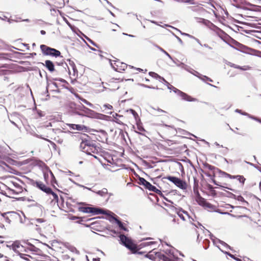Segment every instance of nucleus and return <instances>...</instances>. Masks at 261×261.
<instances>
[{
  "label": "nucleus",
  "instance_id": "obj_1",
  "mask_svg": "<svg viewBox=\"0 0 261 261\" xmlns=\"http://www.w3.org/2000/svg\"><path fill=\"white\" fill-rule=\"evenodd\" d=\"M216 33L226 43L238 51L249 55H253L254 53L256 51V50L251 48L235 40L227 35L224 31H223V33L216 31Z\"/></svg>",
  "mask_w": 261,
  "mask_h": 261
},
{
  "label": "nucleus",
  "instance_id": "obj_2",
  "mask_svg": "<svg viewBox=\"0 0 261 261\" xmlns=\"http://www.w3.org/2000/svg\"><path fill=\"white\" fill-rule=\"evenodd\" d=\"M75 109L76 110L81 111L86 113L87 117L104 120H110L111 117H109V116L97 113L86 107L83 104L77 106Z\"/></svg>",
  "mask_w": 261,
  "mask_h": 261
},
{
  "label": "nucleus",
  "instance_id": "obj_3",
  "mask_svg": "<svg viewBox=\"0 0 261 261\" xmlns=\"http://www.w3.org/2000/svg\"><path fill=\"white\" fill-rule=\"evenodd\" d=\"M78 204L81 205L78 207L80 212L91 214L92 215H99L102 213L100 207L92 206L84 202H79Z\"/></svg>",
  "mask_w": 261,
  "mask_h": 261
},
{
  "label": "nucleus",
  "instance_id": "obj_4",
  "mask_svg": "<svg viewBox=\"0 0 261 261\" xmlns=\"http://www.w3.org/2000/svg\"><path fill=\"white\" fill-rule=\"evenodd\" d=\"M167 88L168 89L172 90L175 93H176L178 96H179L181 99L183 100L192 102V101H197L198 99L196 98H194L191 96L188 95L186 93H185L180 90L177 89L174 87L171 84H169L167 85Z\"/></svg>",
  "mask_w": 261,
  "mask_h": 261
},
{
  "label": "nucleus",
  "instance_id": "obj_5",
  "mask_svg": "<svg viewBox=\"0 0 261 261\" xmlns=\"http://www.w3.org/2000/svg\"><path fill=\"white\" fill-rule=\"evenodd\" d=\"M40 48L42 54L44 56H49L55 58L61 57V52L54 48L48 46L45 44L40 45Z\"/></svg>",
  "mask_w": 261,
  "mask_h": 261
},
{
  "label": "nucleus",
  "instance_id": "obj_6",
  "mask_svg": "<svg viewBox=\"0 0 261 261\" xmlns=\"http://www.w3.org/2000/svg\"><path fill=\"white\" fill-rule=\"evenodd\" d=\"M167 179L169 180L174 184L177 187L181 190H186L187 188V184L186 181L179 177L172 175H168L164 177L162 179Z\"/></svg>",
  "mask_w": 261,
  "mask_h": 261
},
{
  "label": "nucleus",
  "instance_id": "obj_7",
  "mask_svg": "<svg viewBox=\"0 0 261 261\" xmlns=\"http://www.w3.org/2000/svg\"><path fill=\"white\" fill-rule=\"evenodd\" d=\"M80 139L82 140L80 146L81 150L85 149L87 147L90 146H93V144H96L95 139L99 140L96 137H95V138H92L86 134H83V136Z\"/></svg>",
  "mask_w": 261,
  "mask_h": 261
},
{
  "label": "nucleus",
  "instance_id": "obj_8",
  "mask_svg": "<svg viewBox=\"0 0 261 261\" xmlns=\"http://www.w3.org/2000/svg\"><path fill=\"white\" fill-rule=\"evenodd\" d=\"M27 183L33 187H36L42 192L46 193L50 187L46 186L43 182L41 181L34 180V179L27 177Z\"/></svg>",
  "mask_w": 261,
  "mask_h": 261
},
{
  "label": "nucleus",
  "instance_id": "obj_9",
  "mask_svg": "<svg viewBox=\"0 0 261 261\" xmlns=\"http://www.w3.org/2000/svg\"><path fill=\"white\" fill-rule=\"evenodd\" d=\"M120 243L127 248L130 251H134L136 249V246L134 244L132 240L125 236L124 234H120L119 236Z\"/></svg>",
  "mask_w": 261,
  "mask_h": 261
},
{
  "label": "nucleus",
  "instance_id": "obj_10",
  "mask_svg": "<svg viewBox=\"0 0 261 261\" xmlns=\"http://www.w3.org/2000/svg\"><path fill=\"white\" fill-rule=\"evenodd\" d=\"M109 62L111 67L114 69V70L117 72L124 71L127 67V65L126 64L123 62H120L118 60H109Z\"/></svg>",
  "mask_w": 261,
  "mask_h": 261
},
{
  "label": "nucleus",
  "instance_id": "obj_11",
  "mask_svg": "<svg viewBox=\"0 0 261 261\" xmlns=\"http://www.w3.org/2000/svg\"><path fill=\"white\" fill-rule=\"evenodd\" d=\"M196 194L195 200L199 205L209 208H213L214 205L207 202L205 198H203L198 191H197V193Z\"/></svg>",
  "mask_w": 261,
  "mask_h": 261
},
{
  "label": "nucleus",
  "instance_id": "obj_12",
  "mask_svg": "<svg viewBox=\"0 0 261 261\" xmlns=\"http://www.w3.org/2000/svg\"><path fill=\"white\" fill-rule=\"evenodd\" d=\"M101 212L102 213H100V214L106 215L107 216V219L111 222L114 221L116 223V220L119 219V217L117 216L109 210L101 208Z\"/></svg>",
  "mask_w": 261,
  "mask_h": 261
},
{
  "label": "nucleus",
  "instance_id": "obj_13",
  "mask_svg": "<svg viewBox=\"0 0 261 261\" xmlns=\"http://www.w3.org/2000/svg\"><path fill=\"white\" fill-rule=\"evenodd\" d=\"M99 149V147L97 146L96 144H94L93 146H90L89 147H87L85 149H81V150L88 155H92V153L97 154L98 152Z\"/></svg>",
  "mask_w": 261,
  "mask_h": 261
},
{
  "label": "nucleus",
  "instance_id": "obj_14",
  "mask_svg": "<svg viewBox=\"0 0 261 261\" xmlns=\"http://www.w3.org/2000/svg\"><path fill=\"white\" fill-rule=\"evenodd\" d=\"M67 125L70 127V129H75L77 130H83L86 132H89L88 130L89 128L84 125L75 124L68 123Z\"/></svg>",
  "mask_w": 261,
  "mask_h": 261
},
{
  "label": "nucleus",
  "instance_id": "obj_15",
  "mask_svg": "<svg viewBox=\"0 0 261 261\" xmlns=\"http://www.w3.org/2000/svg\"><path fill=\"white\" fill-rule=\"evenodd\" d=\"M38 64H41L43 66L45 67L46 69L51 73L55 71V64L51 60H46L45 61L44 63L40 62L38 63Z\"/></svg>",
  "mask_w": 261,
  "mask_h": 261
},
{
  "label": "nucleus",
  "instance_id": "obj_16",
  "mask_svg": "<svg viewBox=\"0 0 261 261\" xmlns=\"http://www.w3.org/2000/svg\"><path fill=\"white\" fill-rule=\"evenodd\" d=\"M167 258L169 259L168 261H183V260L174 254L173 252L171 249H167L165 251Z\"/></svg>",
  "mask_w": 261,
  "mask_h": 261
},
{
  "label": "nucleus",
  "instance_id": "obj_17",
  "mask_svg": "<svg viewBox=\"0 0 261 261\" xmlns=\"http://www.w3.org/2000/svg\"><path fill=\"white\" fill-rule=\"evenodd\" d=\"M107 113L110 115H112V117L114 118L113 120H111V117H111L110 121H112L122 125H125V124L123 123L121 121H120L118 118H123V116L122 115H119L118 114L116 113H114L113 112H107Z\"/></svg>",
  "mask_w": 261,
  "mask_h": 261
},
{
  "label": "nucleus",
  "instance_id": "obj_18",
  "mask_svg": "<svg viewBox=\"0 0 261 261\" xmlns=\"http://www.w3.org/2000/svg\"><path fill=\"white\" fill-rule=\"evenodd\" d=\"M136 124L137 125V128L139 132L135 130V133H136L140 135L146 136L145 134L144 133L147 132L144 128V127L143 126V124L141 122V119H140L139 121V120L136 121Z\"/></svg>",
  "mask_w": 261,
  "mask_h": 261
},
{
  "label": "nucleus",
  "instance_id": "obj_19",
  "mask_svg": "<svg viewBox=\"0 0 261 261\" xmlns=\"http://www.w3.org/2000/svg\"><path fill=\"white\" fill-rule=\"evenodd\" d=\"M18 18L20 19V17H18L16 16H14L13 17L12 16H10L9 18L5 15L0 16L1 20L7 21L9 24L12 23L13 22H18L19 20L17 19Z\"/></svg>",
  "mask_w": 261,
  "mask_h": 261
},
{
  "label": "nucleus",
  "instance_id": "obj_20",
  "mask_svg": "<svg viewBox=\"0 0 261 261\" xmlns=\"http://www.w3.org/2000/svg\"><path fill=\"white\" fill-rule=\"evenodd\" d=\"M216 176V172H213V175H211V176L210 177V178H211V180L212 181V182L216 186H219L221 188H222V189L223 190H224V188H226V189H227L230 191H232L234 192H237V191L234 190V189H233L232 188H228V187H224V186H223L222 185H220V184L219 182H217L215 179V177Z\"/></svg>",
  "mask_w": 261,
  "mask_h": 261
},
{
  "label": "nucleus",
  "instance_id": "obj_21",
  "mask_svg": "<svg viewBox=\"0 0 261 261\" xmlns=\"http://www.w3.org/2000/svg\"><path fill=\"white\" fill-rule=\"evenodd\" d=\"M147 190H149V191L153 192L155 193L158 194L159 196L162 197H164V195L163 194L161 191L158 188H156L154 186H153L150 183L148 185L147 188H146Z\"/></svg>",
  "mask_w": 261,
  "mask_h": 261
},
{
  "label": "nucleus",
  "instance_id": "obj_22",
  "mask_svg": "<svg viewBox=\"0 0 261 261\" xmlns=\"http://www.w3.org/2000/svg\"><path fill=\"white\" fill-rule=\"evenodd\" d=\"M247 5H249V6H252V7H254L255 8L253 10H252V9H248V8L246 7H238V6H236L237 8H242L244 10H253L254 11H255V12H261V6H257V5H252L249 3H247Z\"/></svg>",
  "mask_w": 261,
  "mask_h": 261
},
{
  "label": "nucleus",
  "instance_id": "obj_23",
  "mask_svg": "<svg viewBox=\"0 0 261 261\" xmlns=\"http://www.w3.org/2000/svg\"><path fill=\"white\" fill-rule=\"evenodd\" d=\"M155 253V256L158 257L160 259L162 260L163 261H168L169 260V259L167 258V256L165 254H163L160 252H153Z\"/></svg>",
  "mask_w": 261,
  "mask_h": 261
},
{
  "label": "nucleus",
  "instance_id": "obj_24",
  "mask_svg": "<svg viewBox=\"0 0 261 261\" xmlns=\"http://www.w3.org/2000/svg\"><path fill=\"white\" fill-rule=\"evenodd\" d=\"M116 223L117 224V225L118 226V227L120 230H123L125 231H128V229L126 227V224L124 223L121 222L119 220V219L118 220H116Z\"/></svg>",
  "mask_w": 261,
  "mask_h": 261
},
{
  "label": "nucleus",
  "instance_id": "obj_25",
  "mask_svg": "<svg viewBox=\"0 0 261 261\" xmlns=\"http://www.w3.org/2000/svg\"><path fill=\"white\" fill-rule=\"evenodd\" d=\"M154 46L156 47L158 49H159L165 55H166L170 60H171L174 63H176L175 60L171 56V55L167 53L165 50H164L163 48L160 47L159 45L157 44H154Z\"/></svg>",
  "mask_w": 261,
  "mask_h": 261
},
{
  "label": "nucleus",
  "instance_id": "obj_26",
  "mask_svg": "<svg viewBox=\"0 0 261 261\" xmlns=\"http://www.w3.org/2000/svg\"><path fill=\"white\" fill-rule=\"evenodd\" d=\"M138 184L140 185L143 186L146 189L148 185L149 184V182L147 181L144 178L138 176Z\"/></svg>",
  "mask_w": 261,
  "mask_h": 261
},
{
  "label": "nucleus",
  "instance_id": "obj_27",
  "mask_svg": "<svg viewBox=\"0 0 261 261\" xmlns=\"http://www.w3.org/2000/svg\"><path fill=\"white\" fill-rule=\"evenodd\" d=\"M220 250L223 252L224 254L229 256L230 257L233 258V259H234L236 261H242V259H241L240 258H238V257H237L235 256V255L231 254L230 252H227V251H223L222 250L219 246H216Z\"/></svg>",
  "mask_w": 261,
  "mask_h": 261
},
{
  "label": "nucleus",
  "instance_id": "obj_28",
  "mask_svg": "<svg viewBox=\"0 0 261 261\" xmlns=\"http://www.w3.org/2000/svg\"><path fill=\"white\" fill-rule=\"evenodd\" d=\"M46 194L47 195H51L55 201H56L57 202L59 201V197L57 194L55 193L50 188L49 189H48V191H47Z\"/></svg>",
  "mask_w": 261,
  "mask_h": 261
},
{
  "label": "nucleus",
  "instance_id": "obj_29",
  "mask_svg": "<svg viewBox=\"0 0 261 261\" xmlns=\"http://www.w3.org/2000/svg\"><path fill=\"white\" fill-rule=\"evenodd\" d=\"M92 192H94L101 197H103L105 195L108 194V190L107 188H103L101 190H98L97 191H92Z\"/></svg>",
  "mask_w": 261,
  "mask_h": 261
},
{
  "label": "nucleus",
  "instance_id": "obj_30",
  "mask_svg": "<svg viewBox=\"0 0 261 261\" xmlns=\"http://www.w3.org/2000/svg\"><path fill=\"white\" fill-rule=\"evenodd\" d=\"M203 165L205 168H207L209 170L213 171V172H217V169L218 168L212 166L206 162L203 163Z\"/></svg>",
  "mask_w": 261,
  "mask_h": 261
},
{
  "label": "nucleus",
  "instance_id": "obj_31",
  "mask_svg": "<svg viewBox=\"0 0 261 261\" xmlns=\"http://www.w3.org/2000/svg\"><path fill=\"white\" fill-rule=\"evenodd\" d=\"M49 172H50V174L51 175V185L53 186V187L56 189L59 192H61L59 190H58V189H57L55 187V184L57 185H58V182H57V180H56L54 174L53 173V172L49 170Z\"/></svg>",
  "mask_w": 261,
  "mask_h": 261
},
{
  "label": "nucleus",
  "instance_id": "obj_32",
  "mask_svg": "<svg viewBox=\"0 0 261 261\" xmlns=\"http://www.w3.org/2000/svg\"><path fill=\"white\" fill-rule=\"evenodd\" d=\"M175 60L176 63H174L177 66L180 67L186 70H188V66L186 64H185L184 63L180 62L178 59H174Z\"/></svg>",
  "mask_w": 261,
  "mask_h": 261
},
{
  "label": "nucleus",
  "instance_id": "obj_33",
  "mask_svg": "<svg viewBox=\"0 0 261 261\" xmlns=\"http://www.w3.org/2000/svg\"><path fill=\"white\" fill-rule=\"evenodd\" d=\"M20 243L19 241H15L12 243L11 247H12V249L16 253L19 252L18 250H17V248H19L20 247Z\"/></svg>",
  "mask_w": 261,
  "mask_h": 261
},
{
  "label": "nucleus",
  "instance_id": "obj_34",
  "mask_svg": "<svg viewBox=\"0 0 261 261\" xmlns=\"http://www.w3.org/2000/svg\"><path fill=\"white\" fill-rule=\"evenodd\" d=\"M34 136L38 138H40V139H43L44 140H46V141H48V142H49L51 143V144L53 145V147H56L57 145L56 144L53 142H51L50 141L49 139H46V138H44V137H43L41 135H39L38 134H37L36 133H32V134Z\"/></svg>",
  "mask_w": 261,
  "mask_h": 261
},
{
  "label": "nucleus",
  "instance_id": "obj_35",
  "mask_svg": "<svg viewBox=\"0 0 261 261\" xmlns=\"http://www.w3.org/2000/svg\"><path fill=\"white\" fill-rule=\"evenodd\" d=\"M127 112H129L133 115L136 121L140 120V118L138 113L134 109H129L127 110Z\"/></svg>",
  "mask_w": 261,
  "mask_h": 261
},
{
  "label": "nucleus",
  "instance_id": "obj_36",
  "mask_svg": "<svg viewBox=\"0 0 261 261\" xmlns=\"http://www.w3.org/2000/svg\"><path fill=\"white\" fill-rule=\"evenodd\" d=\"M198 183L199 180L195 177H194V186H193V190L195 194L197 193L198 188Z\"/></svg>",
  "mask_w": 261,
  "mask_h": 261
},
{
  "label": "nucleus",
  "instance_id": "obj_37",
  "mask_svg": "<svg viewBox=\"0 0 261 261\" xmlns=\"http://www.w3.org/2000/svg\"><path fill=\"white\" fill-rule=\"evenodd\" d=\"M27 244L29 246V250L34 252H37L40 251V249L37 248L35 245L32 243L28 242Z\"/></svg>",
  "mask_w": 261,
  "mask_h": 261
},
{
  "label": "nucleus",
  "instance_id": "obj_38",
  "mask_svg": "<svg viewBox=\"0 0 261 261\" xmlns=\"http://www.w3.org/2000/svg\"><path fill=\"white\" fill-rule=\"evenodd\" d=\"M209 28L215 32L216 31H218L219 32H221L223 33V31L222 30H221L220 28H219L213 23H212Z\"/></svg>",
  "mask_w": 261,
  "mask_h": 261
},
{
  "label": "nucleus",
  "instance_id": "obj_39",
  "mask_svg": "<svg viewBox=\"0 0 261 261\" xmlns=\"http://www.w3.org/2000/svg\"><path fill=\"white\" fill-rule=\"evenodd\" d=\"M206 186L207 189L211 192L212 195L213 196H215L217 195V193L216 191L214 190V187L212 185L208 184H207Z\"/></svg>",
  "mask_w": 261,
  "mask_h": 261
},
{
  "label": "nucleus",
  "instance_id": "obj_40",
  "mask_svg": "<svg viewBox=\"0 0 261 261\" xmlns=\"http://www.w3.org/2000/svg\"><path fill=\"white\" fill-rule=\"evenodd\" d=\"M235 199L242 202L243 203L245 204L247 206L249 205V203L246 200H245L243 197L241 195H236Z\"/></svg>",
  "mask_w": 261,
  "mask_h": 261
},
{
  "label": "nucleus",
  "instance_id": "obj_41",
  "mask_svg": "<svg viewBox=\"0 0 261 261\" xmlns=\"http://www.w3.org/2000/svg\"><path fill=\"white\" fill-rule=\"evenodd\" d=\"M218 242L220 244H221V245H222L223 246L225 247L226 248L229 249V250H230L231 251H233V248L232 247H231L230 246H229L228 244H227L226 243L224 242L223 241H222L220 239H218Z\"/></svg>",
  "mask_w": 261,
  "mask_h": 261
},
{
  "label": "nucleus",
  "instance_id": "obj_42",
  "mask_svg": "<svg viewBox=\"0 0 261 261\" xmlns=\"http://www.w3.org/2000/svg\"><path fill=\"white\" fill-rule=\"evenodd\" d=\"M155 244H156V242L151 241V242H143L140 244V246L141 247V248H142V247H144L146 246L153 245Z\"/></svg>",
  "mask_w": 261,
  "mask_h": 261
},
{
  "label": "nucleus",
  "instance_id": "obj_43",
  "mask_svg": "<svg viewBox=\"0 0 261 261\" xmlns=\"http://www.w3.org/2000/svg\"><path fill=\"white\" fill-rule=\"evenodd\" d=\"M17 254L20 256V258H21L25 260H29V259L27 257H25V256H29V257H31L32 258V257L31 255L27 254L21 253L19 252H18V253Z\"/></svg>",
  "mask_w": 261,
  "mask_h": 261
},
{
  "label": "nucleus",
  "instance_id": "obj_44",
  "mask_svg": "<svg viewBox=\"0 0 261 261\" xmlns=\"http://www.w3.org/2000/svg\"><path fill=\"white\" fill-rule=\"evenodd\" d=\"M238 178L237 179L242 185H244L246 178L243 175H237Z\"/></svg>",
  "mask_w": 261,
  "mask_h": 261
},
{
  "label": "nucleus",
  "instance_id": "obj_45",
  "mask_svg": "<svg viewBox=\"0 0 261 261\" xmlns=\"http://www.w3.org/2000/svg\"><path fill=\"white\" fill-rule=\"evenodd\" d=\"M230 66L232 67H233L236 69H241L242 70H246V68H245V66H241L240 65H236V64H234L233 63H231V64L230 65Z\"/></svg>",
  "mask_w": 261,
  "mask_h": 261
},
{
  "label": "nucleus",
  "instance_id": "obj_46",
  "mask_svg": "<svg viewBox=\"0 0 261 261\" xmlns=\"http://www.w3.org/2000/svg\"><path fill=\"white\" fill-rule=\"evenodd\" d=\"M217 172L219 173L220 176H224L226 177H228V175H229L228 173L220 170L219 168H218V169H217Z\"/></svg>",
  "mask_w": 261,
  "mask_h": 261
},
{
  "label": "nucleus",
  "instance_id": "obj_47",
  "mask_svg": "<svg viewBox=\"0 0 261 261\" xmlns=\"http://www.w3.org/2000/svg\"><path fill=\"white\" fill-rule=\"evenodd\" d=\"M203 244L204 249H207L209 247L210 241L208 239H204L203 241Z\"/></svg>",
  "mask_w": 261,
  "mask_h": 261
},
{
  "label": "nucleus",
  "instance_id": "obj_48",
  "mask_svg": "<svg viewBox=\"0 0 261 261\" xmlns=\"http://www.w3.org/2000/svg\"><path fill=\"white\" fill-rule=\"evenodd\" d=\"M226 192L227 193V195L225 196L226 197L235 199V198L236 197V195L235 194H234L232 193L229 192V191H226Z\"/></svg>",
  "mask_w": 261,
  "mask_h": 261
},
{
  "label": "nucleus",
  "instance_id": "obj_49",
  "mask_svg": "<svg viewBox=\"0 0 261 261\" xmlns=\"http://www.w3.org/2000/svg\"><path fill=\"white\" fill-rule=\"evenodd\" d=\"M145 257L152 260H154L155 258V253H154L153 254H146L145 255Z\"/></svg>",
  "mask_w": 261,
  "mask_h": 261
},
{
  "label": "nucleus",
  "instance_id": "obj_50",
  "mask_svg": "<svg viewBox=\"0 0 261 261\" xmlns=\"http://www.w3.org/2000/svg\"><path fill=\"white\" fill-rule=\"evenodd\" d=\"M149 75L151 76L152 77L157 80L158 77H159V75L158 73L153 72V71H150L149 72Z\"/></svg>",
  "mask_w": 261,
  "mask_h": 261
},
{
  "label": "nucleus",
  "instance_id": "obj_51",
  "mask_svg": "<svg viewBox=\"0 0 261 261\" xmlns=\"http://www.w3.org/2000/svg\"><path fill=\"white\" fill-rule=\"evenodd\" d=\"M192 70L193 71L194 73H192L193 75L195 76L198 77L199 79H201L203 75L199 73L198 71L194 70V69H192Z\"/></svg>",
  "mask_w": 261,
  "mask_h": 261
},
{
  "label": "nucleus",
  "instance_id": "obj_52",
  "mask_svg": "<svg viewBox=\"0 0 261 261\" xmlns=\"http://www.w3.org/2000/svg\"><path fill=\"white\" fill-rule=\"evenodd\" d=\"M208 232H209L210 233V239H211V240L212 241L214 245H215V243H216V240H217L218 241V238H216L212 233H211L209 230H207Z\"/></svg>",
  "mask_w": 261,
  "mask_h": 261
},
{
  "label": "nucleus",
  "instance_id": "obj_53",
  "mask_svg": "<svg viewBox=\"0 0 261 261\" xmlns=\"http://www.w3.org/2000/svg\"><path fill=\"white\" fill-rule=\"evenodd\" d=\"M31 206H35L36 207H37L38 208V209L40 210V212L41 213L42 212V210L44 208V207L41 205H40V204H38L37 203H36L35 204H32L31 205H30Z\"/></svg>",
  "mask_w": 261,
  "mask_h": 261
},
{
  "label": "nucleus",
  "instance_id": "obj_54",
  "mask_svg": "<svg viewBox=\"0 0 261 261\" xmlns=\"http://www.w3.org/2000/svg\"><path fill=\"white\" fill-rule=\"evenodd\" d=\"M202 22L206 26H207V27H210L211 24H212V22L210 21V20H207V19H202Z\"/></svg>",
  "mask_w": 261,
  "mask_h": 261
},
{
  "label": "nucleus",
  "instance_id": "obj_55",
  "mask_svg": "<svg viewBox=\"0 0 261 261\" xmlns=\"http://www.w3.org/2000/svg\"><path fill=\"white\" fill-rule=\"evenodd\" d=\"M81 100L82 101H83L84 103H85L87 105L89 106L90 107L93 108V105L92 103H91V102H89L86 99H84L83 98H82L81 99Z\"/></svg>",
  "mask_w": 261,
  "mask_h": 261
},
{
  "label": "nucleus",
  "instance_id": "obj_56",
  "mask_svg": "<svg viewBox=\"0 0 261 261\" xmlns=\"http://www.w3.org/2000/svg\"><path fill=\"white\" fill-rule=\"evenodd\" d=\"M69 249L72 252H75L76 254H79L80 253L79 251H78L76 248L73 246H70Z\"/></svg>",
  "mask_w": 261,
  "mask_h": 261
},
{
  "label": "nucleus",
  "instance_id": "obj_57",
  "mask_svg": "<svg viewBox=\"0 0 261 261\" xmlns=\"http://www.w3.org/2000/svg\"><path fill=\"white\" fill-rule=\"evenodd\" d=\"M12 184L15 188L19 189L22 191V187L19 184L16 182H12Z\"/></svg>",
  "mask_w": 261,
  "mask_h": 261
},
{
  "label": "nucleus",
  "instance_id": "obj_58",
  "mask_svg": "<svg viewBox=\"0 0 261 261\" xmlns=\"http://www.w3.org/2000/svg\"><path fill=\"white\" fill-rule=\"evenodd\" d=\"M249 118H250L251 119H253V120H255L256 121H257V122H258L261 123V119H260V118H258L257 117H255V116H254L253 115H251V116H249Z\"/></svg>",
  "mask_w": 261,
  "mask_h": 261
},
{
  "label": "nucleus",
  "instance_id": "obj_59",
  "mask_svg": "<svg viewBox=\"0 0 261 261\" xmlns=\"http://www.w3.org/2000/svg\"><path fill=\"white\" fill-rule=\"evenodd\" d=\"M7 190H9V191H11L12 194H15V195H18V194H19V193H21V191H20V192H17L15 190H14L9 187H7Z\"/></svg>",
  "mask_w": 261,
  "mask_h": 261
},
{
  "label": "nucleus",
  "instance_id": "obj_60",
  "mask_svg": "<svg viewBox=\"0 0 261 261\" xmlns=\"http://www.w3.org/2000/svg\"><path fill=\"white\" fill-rule=\"evenodd\" d=\"M73 113L76 115H77L82 116V117H87V116L86 115V113H85L84 112L81 113L77 111H73Z\"/></svg>",
  "mask_w": 261,
  "mask_h": 261
},
{
  "label": "nucleus",
  "instance_id": "obj_61",
  "mask_svg": "<svg viewBox=\"0 0 261 261\" xmlns=\"http://www.w3.org/2000/svg\"><path fill=\"white\" fill-rule=\"evenodd\" d=\"M201 80L203 81H208L210 82H213V80L211 78L208 77L206 75H203Z\"/></svg>",
  "mask_w": 261,
  "mask_h": 261
},
{
  "label": "nucleus",
  "instance_id": "obj_62",
  "mask_svg": "<svg viewBox=\"0 0 261 261\" xmlns=\"http://www.w3.org/2000/svg\"><path fill=\"white\" fill-rule=\"evenodd\" d=\"M161 176H158L156 177H155L154 178H150V179L152 181L153 183L155 185H156L158 186H159L158 185L156 184V181L160 178Z\"/></svg>",
  "mask_w": 261,
  "mask_h": 261
},
{
  "label": "nucleus",
  "instance_id": "obj_63",
  "mask_svg": "<svg viewBox=\"0 0 261 261\" xmlns=\"http://www.w3.org/2000/svg\"><path fill=\"white\" fill-rule=\"evenodd\" d=\"M176 214L178 216V217L183 221H185V217L183 216L182 214L180 213V211H176Z\"/></svg>",
  "mask_w": 261,
  "mask_h": 261
},
{
  "label": "nucleus",
  "instance_id": "obj_64",
  "mask_svg": "<svg viewBox=\"0 0 261 261\" xmlns=\"http://www.w3.org/2000/svg\"><path fill=\"white\" fill-rule=\"evenodd\" d=\"M72 70H73V75L74 76H75V75H77L78 74V71H77V69H76V66H74L72 68Z\"/></svg>",
  "mask_w": 261,
  "mask_h": 261
}]
</instances>
